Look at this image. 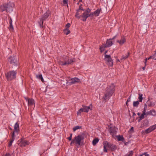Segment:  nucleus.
I'll return each instance as SVG.
<instances>
[{
  "mask_svg": "<svg viewBox=\"0 0 156 156\" xmlns=\"http://www.w3.org/2000/svg\"><path fill=\"white\" fill-rule=\"evenodd\" d=\"M145 116V114H142L140 117V119L139 120L140 121V120L143 119L144 118V116Z\"/></svg>",
  "mask_w": 156,
  "mask_h": 156,
  "instance_id": "f704fd0d",
  "label": "nucleus"
},
{
  "mask_svg": "<svg viewBox=\"0 0 156 156\" xmlns=\"http://www.w3.org/2000/svg\"><path fill=\"white\" fill-rule=\"evenodd\" d=\"M152 58V57L151 56H150L148 58H146L145 59V61L144 62V63H145V66H146V62H147V59H151Z\"/></svg>",
  "mask_w": 156,
  "mask_h": 156,
  "instance_id": "e433bc0d",
  "label": "nucleus"
},
{
  "mask_svg": "<svg viewBox=\"0 0 156 156\" xmlns=\"http://www.w3.org/2000/svg\"><path fill=\"white\" fill-rule=\"evenodd\" d=\"M8 61L13 65L17 66L18 63L17 58L15 56H11L9 58Z\"/></svg>",
  "mask_w": 156,
  "mask_h": 156,
  "instance_id": "6e6552de",
  "label": "nucleus"
},
{
  "mask_svg": "<svg viewBox=\"0 0 156 156\" xmlns=\"http://www.w3.org/2000/svg\"><path fill=\"white\" fill-rule=\"evenodd\" d=\"M139 102L138 101H134L133 102V106L135 107H137L139 104Z\"/></svg>",
  "mask_w": 156,
  "mask_h": 156,
  "instance_id": "393cba45",
  "label": "nucleus"
},
{
  "mask_svg": "<svg viewBox=\"0 0 156 156\" xmlns=\"http://www.w3.org/2000/svg\"><path fill=\"white\" fill-rule=\"evenodd\" d=\"M101 10V9H98L95 11L94 12L91 13V16H99Z\"/></svg>",
  "mask_w": 156,
  "mask_h": 156,
  "instance_id": "2eb2a0df",
  "label": "nucleus"
},
{
  "mask_svg": "<svg viewBox=\"0 0 156 156\" xmlns=\"http://www.w3.org/2000/svg\"><path fill=\"white\" fill-rule=\"evenodd\" d=\"M81 112L80 111V110H78V111L77 112V114L78 115H79L80 114Z\"/></svg>",
  "mask_w": 156,
  "mask_h": 156,
  "instance_id": "c03bdc74",
  "label": "nucleus"
},
{
  "mask_svg": "<svg viewBox=\"0 0 156 156\" xmlns=\"http://www.w3.org/2000/svg\"><path fill=\"white\" fill-rule=\"evenodd\" d=\"M144 70L145 69V67H143V68H142Z\"/></svg>",
  "mask_w": 156,
  "mask_h": 156,
  "instance_id": "4d7b16f0",
  "label": "nucleus"
},
{
  "mask_svg": "<svg viewBox=\"0 0 156 156\" xmlns=\"http://www.w3.org/2000/svg\"><path fill=\"white\" fill-rule=\"evenodd\" d=\"M84 139L83 136L82 135H79L76 136L73 139L70 144L72 145L73 144H75L76 145L80 146L82 145V140Z\"/></svg>",
  "mask_w": 156,
  "mask_h": 156,
  "instance_id": "20e7f679",
  "label": "nucleus"
},
{
  "mask_svg": "<svg viewBox=\"0 0 156 156\" xmlns=\"http://www.w3.org/2000/svg\"><path fill=\"white\" fill-rule=\"evenodd\" d=\"M90 10L88 9L85 11L80 16V17L81 16L83 18L82 20L83 21H85L87 18L90 16H91V14H90Z\"/></svg>",
  "mask_w": 156,
  "mask_h": 156,
  "instance_id": "423d86ee",
  "label": "nucleus"
},
{
  "mask_svg": "<svg viewBox=\"0 0 156 156\" xmlns=\"http://www.w3.org/2000/svg\"><path fill=\"white\" fill-rule=\"evenodd\" d=\"M75 61L74 58H71L67 56H65L59 61L58 63L61 66H67L72 64Z\"/></svg>",
  "mask_w": 156,
  "mask_h": 156,
  "instance_id": "f03ea898",
  "label": "nucleus"
},
{
  "mask_svg": "<svg viewBox=\"0 0 156 156\" xmlns=\"http://www.w3.org/2000/svg\"><path fill=\"white\" fill-rule=\"evenodd\" d=\"M13 141H14V140H13V139L11 140L10 141V142L8 144V146L9 147H10L12 145V144Z\"/></svg>",
  "mask_w": 156,
  "mask_h": 156,
  "instance_id": "c9c22d12",
  "label": "nucleus"
},
{
  "mask_svg": "<svg viewBox=\"0 0 156 156\" xmlns=\"http://www.w3.org/2000/svg\"><path fill=\"white\" fill-rule=\"evenodd\" d=\"M142 155H143L144 156H148L149 155L147 154V153H144V154H142Z\"/></svg>",
  "mask_w": 156,
  "mask_h": 156,
  "instance_id": "09e8293b",
  "label": "nucleus"
},
{
  "mask_svg": "<svg viewBox=\"0 0 156 156\" xmlns=\"http://www.w3.org/2000/svg\"><path fill=\"white\" fill-rule=\"evenodd\" d=\"M110 133L112 135H114L116 133V129L115 128H110L109 130Z\"/></svg>",
  "mask_w": 156,
  "mask_h": 156,
  "instance_id": "6ab92c4d",
  "label": "nucleus"
},
{
  "mask_svg": "<svg viewBox=\"0 0 156 156\" xmlns=\"http://www.w3.org/2000/svg\"><path fill=\"white\" fill-rule=\"evenodd\" d=\"M14 6V4L12 2H9L7 4H4L3 5L0 6V11H6L7 12H10L12 11Z\"/></svg>",
  "mask_w": 156,
  "mask_h": 156,
  "instance_id": "7ed1b4c3",
  "label": "nucleus"
},
{
  "mask_svg": "<svg viewBox=\"0 0 156 156\" xmlns=\"http://www.w3.org/2000/svg\"><path fill=\"white\" fill-rule=\"evenodd\" d=\"M115 87L114 84L112 83L108 86L106 88L104 96L103 97L104 100L108 99L111 97L115 91Z\"/></svg>",
  "mask_w": 156,
  "mask_h": 156,
  "instance_id": "f257e3e1",
  "label": "nucleus"
},
{
  "mask_svg": "<svg viewBox=\"0 0 156 156\" xmlns=\"http://www.w3.org/2000/svg\"><path fill=\"white\" fill-rule=\"evenodd\" d=\"M109 148V143L107 142H105L104 145V151L105 152H107V148Z\"/></svg>",
  "mask_w": 156,
  "mask_h": 156,
  "instance_id": "f3484780",
  "label": "nucleus"
},
{
  "mask_svg": "<svg viewBox=\"0 0 156 156\" xmlns=\"http://www.w3.org/2000/svg\"><path fill=\"white\" fill-rule=\"evenodd\" d=\"M14 129L15 133H18L19 131V123L18 122H16L15 124Z\"/></svg>",
  "mask_w": 156,
  "mask_h": 156,
  "instance_id": "4468645a",
  "label": "nucleus"
},
{
  "mask_svg": "<svg viewBox=\"0 0 156 156\" xmlns=\"http://www.w3.org/2000/svg\"><path fill=\"white\" fill-rule=\"evenodd\" d=\"M137 115H139V116H140V113H137Z\"/></svg>",
  "mask_w": 156,
  "mask_h": 156,
  "instance_id": "6e6d98bb",
  "label": "nucleus"
},
{
  "mask_svg": "<svg viewBox=\"0 0 156 156\" xmlns=\"http://www.w3.org/2000/svg\"><path fill=\"white\" fill-rule=\"evenodd\" d=\"M155 55H156V53H155L153 57V59L156 60V57H155Z\"/></svg>",
  "mask_w": 156,
  "mask_h": 156,
  "instance_id": "49530a36",
  "label": "nucleus"
},
{
  "mask_svg": "<svg viewBox=\"0 0 156 156\" xmlns=\"http://www.w3.org/2000/svg\"><path fill=\"white\" fill-rule=\"evenodd\" d=\"M82 107H83L84 110V112H87L89 110H91L90 108V107L89 106H86L82 105Z\"/></svg>",
  "mask_w": 156,
  "mask_h": 156,
  "instance_id": "412c9836",
  "label": "nucleus"
},
{
  "mask_svg": "<svg viewBox=\"0 0 156 156\" xmlns=\"http://www.w3.org/2000/svg\"><path fill=\"white\" fill-rule=\"evenodd\" d=\"M126 41V37L122 36L121 37V38L118 40L117 42L119 43L120 45H122L124 44Z\"/></svg>",
  "mask_w": 156,
  "mask_h": 156,
  "instance_id": "ddd939ff",
  "label": "nucleus"
},
{
  "mask_svg": "<svg viewBox=\"0 0 156 156\" xmlns=\"http://www.w3.org/2000/svg\"><path fill=\"white\" fill-rule=\"evenodd\" d=\"M49 14V11H47L44 14L42 18H40L41 22L40 23V25L41 27H43V21L48 18Z\"/></svg>",
  "mask_w": 156,
  "mask_h": 156,
  "instance_id": "1a4fd4ad",
  "label": "nucleus"
},
{
  "mask_svg": "<svg viewBox=\"0 0 156 156\" xmlns=\"http://www.w3.org/2000/svg\"><path fill=\"white\" fill-rule=\"evenodd\" d=\"M143 95L141 94H139V97H138V99L139 101L140 102H142L143 100Z\"/></svg>",
  "mask_w": 156,
  "mask_h": 156,
  "instance_id": "b1692460",
  "label": "nucleus"
},
{
  "mask_svg": "<svg viewBox=\"0 0 156 156\" xmlns=\"http://www.w3.org/2000/svg\"><path fill=\"white\" fill-rule=\"evenodd\" d=\"M80 82V79L76 78L74 77L71 78L69 80L67 81L66 84L68 85H71L75 84L76 83H79Z\"/></svg>",
  "mask_w": 156,
  "mask_h": 156,
  "instance_id": "9d476101",
  "label": "nucleus"
},
{
  "mask_svg": "<svg viewBox=\"0 0 156 156\" xmlns=\"http://www.w3.org/2000/svg\"><path fill=\"white\" fill-rule=\"evenodd\" d=\"M146 110H144L143 111L142 113L145 115L146 113Z\"/></svg>",
  "mask_w": 156,
  "mask_h": 156,
  "instance_id": "8fccbe9b",
  "label": "nucleus"
},
{
  "mask_svg": "<svg viewBox=\"0 0 156 156\" xmlns=\"http://www.w3.org/2000/svg\"><path fill=\"white\" fill-rule=\"evenodd\" d=\"M99 140L98 138H95L94 139L93 141V144L94 145H95L98 142Z\"/></svg>",
  "mask_w": 156,
  "mask_h": 156,
  "instance_id": "a878e982",
  "label": "nucleus"
},
{
  "mask_svg": "<svg viewBox=\"0 0 156 156\" xmlns=\"http://www.w3.org/2000/svg\"><path fill=\"white\" fill-rule=\"evenodd\" d=\"M81 128V127L79 126H76L73 128V130L74 131H75L77 129H80Z\"/></svg>",
  "mask_w": 156,
  "mask_h": 156,
  "instance_id": "473e14b6",
  "label": "nucleus"
},
{
  "mask_svg": "<svg viewBox=\"0 0 156 156\" xmlns=\"http://www.w3.org/2000/svg\"><path fill=\"white\" fill-rule=\"evenodd\" d=\"M79 110H80V111L81 112H84V110L83 107L81 108Z\"/></svg>",
  "mask_w": 156,
  "mask_h": 156,
  "instance_id": "a18cd8bd",
  "label": "nucleus"
},
{
  "mask_svg": "<svg viewBox=\"0 0 156 156\" xmlns=\"http://www.w3.org/2000/svg\"><path fill=\"white\" fill-rule=\"evenodd\" d=\"M64 32L66 35H68L70 33V30L67 28L64 30Z\"/></svg>",
  "mask_w": 156,
  "mask_h": 156,
  "instance_id": "2f4dec72",
  "label": "nucleus"
},
{
  "mask_svg": "<svg viewBox=\"0 0 156 156\" xmlns=\"http://www.w3.org/2000/svg\"><path fill=\"white\" fill-rule=\"evenodd\" d=\"M69 0H63V5H68V2Z\"/></svg>",
  "mask_w": 156,
  "mask_h": 156,
  "instance_id": "7c9ffc66",
  "label": "nucleus"
},
{
  "mask_svg": "<svg viewBox=\"0 0 156 156\" xmlns=\"http://www.w3.org/2000/svg\"><path fill=\"white\" fill-rule=\"evenodd\" d=\"M118 61H119V62H120V61H119V60H118Z\"/></svg>",
  "mask_w": 156,
  "mask_h": 156,
  "instance_id": "e2e57ef3",
  "label": "nucleus"
},
{
  "mask_svg": "<svg viewBox=\"0 0 156 156\" xmlns=\"http://www.w3.org/2000/svg\"><path fill=\"white\" fill-rule=\"evenodd\" d=\"M153 130V129L151 126L145 130V132L146 133H148L152 131Z\"/></svg>",
  "mask_w": 156,
  "mask_h": 156,
  "instance_id": "4be33fe9",
  "label": "nucleus"
},
{
  "mask_svg": "<svg viewBox=\"0 0 156 156\" xmlns=\"http://www.w3.org/2000/svg\"><path fill=\"white\" fill-rule=\"evenodd\" d=\"M5 156H10V155L8 153L6 154Z\"/></svg>",
  "mask_w": 156,
  "mask_h": 156,
  "instance_id": "3c124183",
  "label": "nucleus"
},
{
  "mask_svg": "<svg viewBox=\"0 0 156 156\" xmlns=\"http://www.w3.org/2000/svg\"><path fill=\"white\" fill-rule=\"evenodd\" d=\"M140 156H144L143 155H140Z\"/></svg>",
  "mask_w": 156,
  "mask_h": 156,
  "instance_id": "680f3d73",
  "label": "nucleus"
},
{
  "mask_svg": "<svg viewBox=\"0 0 156 156\" xmlns=\"http://www.w3.org/2000/svg\"><path fill=\"white\" fill-rule=\"evenodd\" d=\"M117 138L118 141H122L124 139L122 136L119 135L117 136Z\"/></svg>",
  "mask_w": 156,
  "mask_h": 156,
  "instance_id": "c85d7f7f",
  "label": "nucleus"
},
{
  "mask_svg": "<svg viewBox=\"0 0 156 156\" xmlns=\"http://www.w3.org/2000/svg\"><path fill=\"white\" fill-rule=\"evenodd\" d=\"M151 115H152L154 116L156 115V112L154 110H150Z\"/></svg>",
  "mask_w": 156,
  "mask_h": 156,
  "instance_id": "cd10ccee",
  "label": "nucleus"
},
{
  "mask_svg": "<svg viewBox=\"0 0 156 156\" xmlns=\"http://www.w3.org/2000/svg\"><path fill=\"white\" fill-rule=\"evenodd\" d=\"M107 53V51H106L105 52V54Z\"/></svg>",
  "mask_w": 156,
  "mask_h": 156,
  "instance_id": "052dcab7",
  "label": "nucleus"
},
{
  "mask_svg": "<svg viewBox=\"0 0 156 156\" xmlns=\"http://www.w3.org/2000/svg\"><path fill=\"white\" fill-rule=\"evenodd\" d=\"M81 13V11H80L79 12V14H80V13Z\"/></svg>",
  "mask_w": 156,
  "mask_h": 156,
  "instance_id": "bf43d9fd",
  "label": "nucleus"
},
{
  "mask_svg": "<svg viewBox=\"0 0 156 156\" xmlns=\"http://www.w3.org/2000/svg\"><path fill=\"white\" fill-rule=\"evenodd\" d=\"M133 127H132L131 128V129H130V131H132V130H133Z\"/></svg>",
  "mask_w": 156,
  "mask_h": 156,
  "instance_id": "864d4df0",
  "label": "nucleus"
},
{
  "mask_svg": "<svg viewBox=\"0 0 156 156\" xmlns=\"http://www.w3.org/2000/svg\"><path fill=\"white\" fill-rule=\"evenodd\" d=\"M79 2H79L77 4H79Z\"/></svg>",
  "mask_w": 156,
  "mask_h": 156,
  "instance_id": "0e129e2a",
  "label": "nucleus"
},
{
  "mask_svg": "<svg viewBox=\"0 0 156 156\" xmlns=\"http://www.w3.org/2000/svg\"><path fill=\"white\" fill-rule=\"evenodd\" d=\"M29 144L28 142L25 140H22L21 141V146L22 147H24Z\"/></svg>",
  "mask_w": 156,
  "mask_h": 156,
  "instance_id": "a211bd4d",
  "label": "nucleus"
},
{
  "mask_svg": "<svg viewBox=\"0 0 156 156\" xmlns=\"http://www.w3.org/2000/svg\"><path fill=\"white\" fill-rule=\"evenodd\" d=\"M72 134L71 133H70V136L69 137L67 138V139L69 140V141L72 140Z\"/></svg>",
  "mask_w": 156,
  "mask_h": 156,
  "instance_id": "4c0bfd02",
  "label": "nucleus"
},
{
  "mask_svg": "<svg viewBox=\"0 0 156 156\" xmlns=\"http://www.w3.org/2000/svg\"><path fill=\"white\" fill-rule=\"evenodd\" d=\"M70 26V23H67L66 25V28H67V29H68V28H69Z\"/></svg>",
  "mask_w": 156,
  "mask_h": 156,
  "instance_id": "a19ab883",
  "label": "nucleus"
},
{
  "mask_svg": "<svg viewBox=\"0 0 156 156\" xmlns=\"http://www.w3.org/2000/svg\"><path fill=\"white\" fill-rule=\"evenodd\" d=\"M136 114H135V113H134V112H133V116H135V115H136Z\"/></svg>",
  "mask_w": 156,
  "mask_h": 156,
  "instance_id": "5fc2aeb1",
  "label": "nucleus"
},
{
  "mask_svg": "<svg viewBox=\"0 0 156 156\" xmlns=\"http://www.w3.org/2000/svg\"><path fill=\"white\" fill-rule=\"evenodd\" d=\"M81 5L80 6L79 8V9L77 10L76 14L75 15V16L77 18H80V16H79L78 15H79V12L80 11H81V10H83V9L82 8V7L81 6Z\"/></svg>",
  "mask_w": 156,
  "mask_h": 156,
  "instance_id": "dca6fc26",
  "label": "nucleus"
},
{
  "mask_svg": "<svg viewBox=\"0 0 156 156\" xmlns=\"http://www.w3.org/2000/svg\"><path fill=\"white\" fill-rule=\"evenodd\" d=\"M9 27L10 29H12L13 28L12 24H10Z\"/></svg>",
  "mask_w": 156,
  "mask_h": 156,
  "instance_id": "de8ad7c7",
  "label": "nucleus"
},
{
  "mask_svg": "<svg viewBox=\"0 0 156 156\" xmlns=\"http://www.w3.org/2000/svg\"><path fill=\"white\" fill-rule=\"evenodd\" d=\"M109 149L113 151L116 149V146L115 145H112L109 144Z\"/></svg>",
  "mask_w": 156,
  "mask_h": 156,
  "instance_id": "aec40b11",
  "label": "nucleus"
},
{
  "mask_svg": "<svg viewBox=\"0 0 156 156\" xmlns=\"http://www.w3.org/2000/svg\"><path fill=\"white\" fill-rule=\"evenodd\" d=\"M133 153V151H129V153H128L127 154L125 155V156H132Z\"/></svg>",
  "mask_w": 156,
  "mask_h": 156,
  "instance_id": "72a5a7b5",
  "label": "nucleus"
},
{
  "mask_svg": "<svg viewBox=\"0 0 156 156\" xmlns=\"http://www.w3.org/2000/svg\"><path fill=\"white\" fill-rule=\"evenodd\" d=\"M153 130H154L156 129V124L151 126Z\"/></svg>",
  "mask_w": 156,
  "mask_h": 156,
  "instance_id": "58836bf2",
  "label": "nucleus"
},
{
  "mask_svg": "<svg viewBox=\"0 0 156 156\" xmlns=\"http://www.w3.org/2000/svg\"><path fill=\"white\" fill-rule=\"evenodd\" d=\"M9 24H12V20L11 19H10V21H9Z\"/></svg>",
  "mask_w": 156,
  "mask_h": 156,
  "instance_id": "603ef678",
  "label": "nucleus"
},
{
  "mask_svg": "<svg viewBox=\"0 0 156 156\" xmlns=\"http://www.w3.org/2000/svg\"><path fill=\"white\" fill-rule=\"evenodd\" d=\"M27 102L28 105L29 107H31L33 106L34 107V100L32 99L28 98H25Z\"/></svg>",
  "mask_w": 156,
  "mask_h": 156,
  "instance_id": "f8f14e48",
  "label": "nucleus"
},
{
  "mask_svg": "<svg viewBox=\"0 0 156 156\" xmlns=\"http://www.w3.org/2000/svg\"><path fill=\"white\" fill-rule=\"evenodd\" d=\"M15 131H13L12 132V135H11V140H13H13H14V139H15V136H16L15 135Z\"/></svg>",
  "mask_w": 156,
  "mask_h": 156,
  "instance_id": "c756f323",
  "label": "nucleus"
},
{
  "mask_svg": "<svg viewBox=\"0 0 156 156\" xmlns=\"http://www.w3.org/2000/svg\"><path fill=\"white\" fill-rule=\"evenodd\" d=\"M82 1V0H80L79 1V2H81Z\"/></svg>",
  "mask_w": 156,
  "mask_h": 156,
  "instance_id": "13d9d810",
  "label": "nucleus"
},
{
  "mask_svg": "<svg viewBox=\"0 0 156 156\" xmlns=\"http://www.w3.org/2000/svg\"><path fill=\"white\" fill-rule=\"evenodd\" d=\"M37 78L41 79L42 81H44V79L43 78L42 75L41 74L37 75L36 76Z\"/></svg>",
  "mask_w": 156,
  "mask_h": 156,
  "instance_id": "5701e85b",
  "label": "nucleus"
},
{
  "mask_svg": "<svg viewBox=\"0 0 156 156\" xmlns=\"http://www.w3.org/2000/svg\"><path fill=\"white\" fill-rule=\"evenodd\" d=\"M112 41L111 40H108L107 41L106 44H103L100 47V49L101 52H103L105 48L109 47L112 46Z\"/></svg>",
  "mask_w": 156,
  "mask_h": 156,
  "instance_id": "0eeeda50",
  "label": "nucleus"
},
{
  "mask_svg": "<svg viewBox=\"0 0 156 156\" xmlns=\"http://www.w3.org/2000/svg\"><path fill=\"white\" fill-rule=\"evenodd\" d=\"M150 112V111L149 112H147L146 113L145 116H147L149 115H151V113Z\"/></svg>",
  "mask_w": 156,
  "mask_h": 156,
  "instance_id": "79ce46f5",
  "label": "nucleus"
},
{
  "mask_svg": "<svg viewBox=\"0 0 156 156\" xmlns=\"http://www.w3.org/2000/svg\"><path fill=\"white\" fill-rule=\"evenodd\" d=\"M105 59L107 62V64L109 66H112L113 65V61L112 60L110 56L108 55H105Z\"/></svg>",
  "mask_w": 156,
  "mask_h": 156,
  "instance_id": "9b49d317",
  "label": "nucleus"
},
{
  "mask_svg": "<svg viewBox=\"0 0 156 156\" xmlns=\"http://www.w3.org/2000/svg\"><path fill=\"white\" fill-rule=\"evenodd\" d=\"M147 105H146V104H145L144 105V110H147Z\"/></svg>",
  "mask_w": 156,
  "mask_h": 156,
  "instance_id": "37998d69",
  "label": "nucleus"
},
{
  "mask_svg": "<svg viewBox=\"0 0 156 156\" xmlns=\"http://www.w3.org/2000/svg\"><path fill=\"white\" fill-rule=\"evenodd\" d=\"M16 71H12L5 73V75L8 80H11L16 78Z\"/></svg>",
  "mask_w": 156,
  "mask_h": 156,
  "instance_id": "39448f33",
  "label": "nucleus"
},
{
  "mask_svg": "<svg viewBox=\"0 0 156 156\" xmlns=\"http://www.w3.org/2000/svg\"><path fill=\"white\" fill-rule=\"evenodd\" d=\"M130 54V53L129 52H128V55H126L125 56H123L122 57V58L121 59V61L122 62V60H124L126 59L129 56V55Z\"/></svg>",
  "mask_w": 156,
  "mask_h": 156,
  "instance_id": "bb28decb",
  "label": "nucleus"
},
{
  "mask_svg": "<svg viewBox=\"0 0 156 156\" xmlns=\"http://www.w3.org/2000/svg\"><path fill=\"white\" fill-rule=\"evenodd\" d=\"M130 101V96L129 98L127 100V101H126V105L127 106L128 105V102H129Z\"/></svg>",
  "mask_w": 156,
  "mask_h": 156,
  "instance_id": "ea45409f",
  "label": "nucleus"
}]
</instances>
